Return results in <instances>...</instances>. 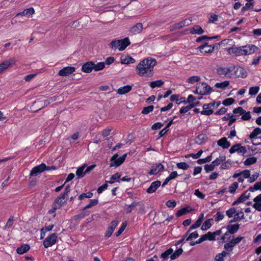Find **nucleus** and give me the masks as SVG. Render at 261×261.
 Returning a JSON list of instances; mask_svg holds the SVG:
<instances>
[{
	"label": "nucleus",
	"instance_id": "1",
	"mask_svg": "<svg viewBox=\"0 0 261 261\" xmlns=\"http://www.w3.org/2000/svg\"><path fill=\"white\" fill-rule=\"evenodd\" d=\"M156 64L155 59L151 58H145L137 65L136 73L141 76L151 77L153 75V68Z\"/></svg>",
	"mask_w": 261,
	"mask_h": 261
},
{
	"label": "nucleus",
	"instance_id": "2",
	"mask_svg": "<svg viewBox=\"0 0 261 261\" xmlns=\"http://www.w3.org/2000/svg\"><path fill=\"white\" fill-rule=\"evenodd\" d=\"M130 44L128 38L126 37L121 40H113L110 43V46L112 49H118L119 51L124 50Z\"/></svg>",
	"mask_w": 261,
	"mask_h": 261
},
{
	"label": "nucleus",
	"instance_id": "3",
	"mask_svg": "<svg viewBox=\"0 0 261 261\" xmlns=\"http://www.w3.org/2000/svg\"><path fill=\"white\" fill-rule=\"evenodd\" d=\"M233 65H231L226 67H220L217 68V72L221 76L228 78L233 77Z\"/></svg>",
	"mask_w": 261,
	"mask_h": 261
},
{
	"label": "nucleus",
	"instance_id": "4",
	"mask_svg": "<svg viewBox=\"0 0 261 261\" xmlns=\"http://www.w3.org/2000/svg\"><path fill=\"white\" fill-rule=\"evenodd\" d=\"M240 225L239 224H236L233 225H228L227 226V231L222 237L221 239L223 242L226 241L227 240L230 238V234L236 233L239 229Z\"/></svg>",
	"mask_w": 261,
	"mask_h": 261
},
{
	"label": "nucleus",
	"instance_id": "5",
	"mask_svg": "<svg viewBox=\"0 0 261 261\" xmlns=\"http://www.w3.org/2000/svg\"><path fill=\"white\" fill-rule=\"evenodd\" d=\"M45 170H50V168L46 166L45 164L42 163L40 165L33 168L31 171L30 175L31 176H35Z\"/></svg>",
	"mask_w": 261,
	"mask_h": 261
},
{
	"label": "nucleus",
	"instance_id": "6",
	"mask_svg": "<svg viewBox=\"0 0 261 261\" xmlns=\"http://www.w3.org/2000/svg\"><path fill=\"white\" fill-rule=\"evenodd\" d=\"M247 72L244 68L241 66L233 65V77L245 78Z\"/></svg>",
	"mask_w": 261,
	"mask_h": 261
},
{
	"label": "nucleus",
	"instance_id": "7",
	"mask_svg": "<svg viewBox=\"0 0 261 261\" xmlns=\"http://www.w3.org/2000/svg\"><path fill=\"white\" fill-rule=\"evenodd\" d=\"M57 240V235L55 233L47 236L43 241V245L45 248H48L54 245Z\"/></svg>",
	"mask_w": 261,
	"mask_h": 261
},
{
	"label": "nucleus",
	"instance_id": "8",
	"mask_svg": "<svg viewBox=\"0 0 261 261\" xmlns=\"http://www.w3.org/2000/svg\"><path fill=\"white\" fill-rule=\"evenodd\" d=\"M164 169V166L161 163H156L153 164L151 167L150 170L148 172L149 175H156L159 173L163 171Z\"/></svg>",
	"mask_w": 261,
	"mask_h": 261
},
{
	"label": "nucleus",
	"instance_id": "9",
	"mask_svg": "<svg viewBox=\"0 0 261 261\" xmlns=\"http://www.w3.org/2000/svg\"><path fill=\"white\" fill-rule=\"evenodd\" d=\"M198 87L200 89L201 96L207 95L212 92V89L210 86L208 85L205 83H202L198 84ZM202 96H200L198 98V99H201Z\"/></svg>",
	"mask_w": 261,
	"mask_h": 261
},
{
	"label": "nucleus",
	"instance_id": "10",
	"mask_svg": "<svg viewBox=\"0 0 261 261\" xmlns=\"http://www.w3.org/2000/svg\"><path fill=\"white\" fill-rule=\"evenodd\" d=\"M191 22V20L186 19L184 20H182L178 23H176L173 25L171 26L170 27V30L171 31H173L175 30L180 29L184 27L190 25Z\"/></svg>",
	"mask_w": 261,
	"mask_h": 261
},
{
	"label": "nucleus",
	"instance_id": "11",
	"mask_svg": "<svg viewBox=\"0 0 261 261\" xmlns=\"http://www.w3.org/2000/svg\"><path fill=\"white\" fill-rule=\"evenodd\" d=\"M257 47L254 45H249L242 46L243 55H249L255 53Z\"/></svg>",
	"mask_w": 261,
	"mask_h": 261
},
{
	"label": "nucleus",
	"instance_id": "12",
	"mask_svg": "<svg viewBox=\"0 0 261 261\" xmlns=\"http://www.w3.org/2000/svg\"><path fill=\"white\" fill-rule=\"evenodd\" d=\"M143 30V24L141 22H138L133 25L129 30V33L131 35H134L139 34Z\"/></svg>",
	"mask_w": 261,
	"mask_h": 261
},
{
	"label": "nucleus",
	"instance_id": "13",
	"mask_svg": "<svg viewBox=\"0 0 261 261\" xmlns=\"http://www.w3.org/2000/svg\"><path fill=\"white\" fill-rule=\"evenodd\" d=\"M16 60L14 58L4 61L0 64V73L8 68L11 65L14 64Z\"/></svg>",
	"mask_w": 261,
	"mask_h": 261
},
{
	"label": "nucleus",
	"instance_id": "14",
	"mask_svg": "<svg viewBox=\"0 0 261 261\" xmlns=\"http://www.w3.org/2000/svg\"><path fill=\"white\" fill-rule=\"evenodd\" d=\"M75 70V69L74 67H65L59 70L58 74L62 76H67L74 72Z\"/></svg>",
	"mask_w": 261,
	"mask_h": 261
},
{
	"label": "nucleus",
	"instance_id": "15",
	"mask_svg": "<svg viewBox=\"0 0 261 261\" xmlns=\"http://www.w3.org/2000/svg\"><path fill=\"white\" fill-rule=\"evenodd\" d=\"M202 108L203 111L201 112V114L206 116H209L213 114L214 112L213 110L215 109L213 108L212 102L207 104H204Z\"/></svg>",
	"mask_w": 261,
	"mask_h": 261
},
{
	"label": "nucleus",
	"instance_id": "16",
	"mask_svg": "<svg viewBox=\"0 0 261 261\" xmlns=\"http://www.w3.org/2000/svg\"><path fill=\"white\" fill-rule=\"evenodd\" d=\"M111 161L112 163L110 165V167H118L120 166L123 163V161L121 160V159L119 157L117 154H114L111 158Z\"/></svg>",
	"mask_w": 261,
	"mask_h": 261
},
{
	"label": "nucleus",
	"instance_id": "17",
	"mask_svg": "<svg viewBox=\"0 0 261 261\" xmlns=\"http://www.w3.org/2000/svg\"><path fill=\"white\" fill-rule=\"evenodd\" d=\"M261 134V129L259 127H256L253 129L252 132L249 135V138L252 140V143L254 145H257L260 143H254V141H256L257 136Z\"/></svg>",
	"mask_w": 261,
	"mask_h": 261
},
{
	"label": "nucleus",
	"instance_id": "18",
	"mask_svg": "<svg viewBox=\"0 0 261 261\" xmlns=\"http://www.w3.org/2000/svg\"><path fill=\"white\" fill-rule=\"evenodd\" d=\"M199 49L201 53H210L214 50L215 46L209 45L207 43H205L204 44L200 45Z\"/></svg>",
	"mask_w": 261,
	"mask_h": 261
},
{
	"label": "nucleus",
	"instance_id": "19",
	"mask_svg": "<svg viewBox=\"0 0 261 261\" xmlns=\"http://www.w3.org/2000/svg\"><path fill=\"white\" fill-rule=\"evenodd\" d=\"M227 51L229 55L233 54L237 56L243 55L242 46H233L231 47H229L227 49Z\"/></svg>",
	"mask_w": 261,
	"mask_h": 261
},
{
	"label": "nucleus",
	"instance_id": "20",
	"mask_svg": "<svg viewBox=\"0 0 261 261\" xmlns=\"http://www.w3.org/2000/svg\"><path fill=\"white\" fill-rule=\"evenodd\" d=\"M118 224V222L117 221H112L108 228L107 230V232L106 234V237L109 238L113 232L115 228L116 227Z\"/></svg>",
	"mask_w": 261,
	"mask_h": 261
},
{
	"label": "nucleus",
	"instance_id": "21",
	"mask_svg": "<svg viewBox=\"0 0 261 261\" xmlns=\"http://www.w3.org/2000/svg\"><path fill=\"white\" fill-rule=\"evenodd\" d=\"M250 196V193H249L247 191H245L239 197L237 200L233 202L232 205H236L238 203L245 201L249 198Z\"/></svg>",
	"mask_w": 261,
	"mask_h": 261
},
{
	"label": "nucleus",
	"instance_id": "22",
	"mask_svg": "<svg viewBox=\"0 0 261 261\" xmlns=\"http://www.w3.org/2000/svg\"><path fill=\"white\" fill-rule=\"evenodd\" d=\"M161 185V182L159 180L152 182L150 187L147 189V192L149 194L153 193L157 190Z\"/></svg>",
	"mask_w": 261,
	"mask_h": 261
},
{
	"label": "nucleus",
	"instance_id": "23",
	"mask_svg": "<svg viewBox=\"0 0 261 261\" xmlns=\"http://www.w3.org/2000/svg\"><path fill=\"white\" fill-rule=\"evenodd\" d=\"M94 69V63L93 62H88L84 64L82 67L83 71L86 73H89Z\"/></svg>",
	"mask_w": 261,
	"mask_h": 261
},
{
	"label": "nucleus",
	"instance_id": "24",
	"mask_svg": "<svg viewBox=\"0 0 261 261\" xmlns=\"http://www.w3.org/2000/svg\"><path fill=\"white\" fill-rule=\"evenodd\" d=\"M218 145L221 146L223 148H228L230 146V143L227 140V139L225 137L222 138L219 140L217 142Z\"/></svg>",
	"mask_w": 261,
	"mask_h": 261
},
{
	"label": "nucleus",
	"instance_id": "25",
	"mask_svg": "<svg viewBox=\"0 0 261 261\" xmlns=\"http://www.w3.org/2000/svg\"><path fill=\"white\" fill-rule=\"evenodd\" d=\"M253 201L255 202L253 205V207L258 211H261V194L255 197Z\"/></svg>",
	"mask_w": 261,
	"mask_h": 261
},
{
	"label": "nucleus",
	"instance_id": "26",
	"mask_svg": "<svg viewBox=\"0 0 261 261\" xmlns=\"http://www.w3.org/2000/svg\"><path fill=\"white\" fill-rule=\"evenodd\" d=\"M135 62V59L129 56H124L121 58V63L122 64H129Z\"/></svg>",
	"mask_w": 261,
	"mask_h": 261
},
{
	"label": "nucleus",
	"instance_id": "27",
	"mask_svg": "<svg viewBox=\"0 0 261 261\" xmlns=\"http://www.w3.org/2000/svg\"><path fill=\"white\" fill-rule=\"evenodd\" d=\"M67 199V197L63 195L62 194L56 199L55 202L58 205V208H60L66 202Z\"/></svg>",
	"mask_w": 261,
	"mask_h": 261
},
{
	"label": "nucleus",
	"instance_id": "28",
	"mask_svg": "<svg viewBox=\"0 0 261 261\" xmlns=\"http://www.w3.org/2000/svg\"><path fill=\"white\" fill-rule=\"evenodd\" d=\"M132 89V86L130 85H126L123 87H121L117 90V93L120 95L125 94L130 91Z\"/></svg>",
	"mask_w": 261,
	"mask_h": 261
},
{
	"label": "nucleus",
	"instance_id": "29",
	"mask_svg": "<svg viewBox=\"0 0 261 261\" xmlns=\"http://www.w3.org/2000/svg\"><path fill=\"white\" fill-rule=\"evenodd\" d=\"M35 13V10L33 8L30 7L29 8L24 9L23 11L18 13L16 16H30Z\"/></svg>",
	"mask_w": 261,
	"mask_h": 261
},
{
	"label": "nucleus",
	"instance_id": "30",
	"mask_svg": "<svg viewBox=\"0 0 261 261\" xmlns=\"http://www.w3.org/2000/svg\"><path fill=\"white\" fill-rule=\"evenodd\" d=\"M244 218V215L242 211H240L235 214L233 218L230 221V223H233L240 221Z\"/></svg>",
	"mask_w": 261,
	"mask_h": 261
},
{
	"label": "nucleus",
	"instance_id": "31",
	"mask_svg": "<svg viewBox=\"0 0 261 261\" xmlns=\"http://www.w3.org/2000/svg\"><path fill=\"white\" fill-rule=\"evenodd\" d=\"M198 103H199V101H196L195 103H193L190 104L189 106L182 107L179 110L180 113L183 114V113H187L189 110L192 109L193 108L195 107Z\"/></svg>",
	"mask_w": 261,
	"mask_h": 261
},
{
	"label": "nucleus",
	"instance_id": "32",
	"mask_svg": "<svg viewBox=\"0 0 261 261\" xmlns=\"http://www.w3.org/2000/svg\"><path fill=\"white\" fill-rule=\"evenodd\" d=\"M30 248V246L28 244H24L16 249V252L19 254H22L28 251Z\"/></svg>",
	"mask_w": 261,
	"mask_h": 261
},
{
	"label": "nucleus",
	"instance_id": "33",
	"mask_svg": "<svg viewBox=\"0 0 261 261\" xmlns=\"http://www.w3.org/2000/svg\"><path fill=\"white\" fill-rule=\"evenodd\" d=\"M204 32L203 30L198 25H195L190 31V33L192 34H201Z\"/></svg>",
	"mask_w": 261,
	"mask_h": 261
},
{
	"label": "nucleus",
	"instance_id": "34",
	"mask_svg": "<svg viewBox=\"0 0 261 261\" xmlns=\"http://www.w3.org/2000/svg\"><path fill=\"white\" fill-rule=\"evenodd\" d=\"M164 84V81L161 80L152 81L149 83V86L152 89L156 87H160L163 85Z\"/></svg>",
	"mask_w": 261,
	"mask_h": 261
},
{
	"label": "nucleus",
	"instance_id": "35",
	"mask_svg": "<svg viewBox=\"0 0 261 261\" xmlns=\"http://www.w3.org/2000/svg\"><path fill=\"white\" fill-rule=\"evenodd\" d=\"M86 167L85 165H84L79 168H78L76 171V175L79 178L83 177L86 174L85 170H84Z\"/></svg>",
	"mask_w": 261,
	"mask_h": 261
},
{
	"label": "nucleus",
	"instance_id": "36",
	"mask_svg": "<svg viewBox=\"0 0 261 261\" xmlns=\"http://www.w3.org/2000/svg\"><path fill=\"white\" fill-rule=\"evenodd\" d=\"M183 250L181 248L177 249L174 252H173L170 256V259L172 260L176 259L181 254Z\"/></svg>",
	"mask_w": 261,
	"mask_h": 261
},
{
	"label": "nucleus",
	"instance_id": "37",
	"mask_svg": "<svg viewBox=\"0 0 261 261\" xmlns=\"http://www.w3.org/2000/svg\"><path fill=\"white\" fill-rule=\"evenodd\" d=\"M229 85V82L228 81H225L221 83H217L215 84V87L218 89H224Z\"/></svg>",
	"mask_w": 261,
	"mask_h": 261
},
{
	"label": "nucleus",
	"instance_id": "38",
	"mask_svg": "<svg viewBox=\"0 0 261 261\" xmlns=\"http://www.w3.org/2000/svg\"><path fill=\"white\" fill-rule=\"evenodd\" d=\"M226 156L224 155L220 156L219 158H217L216 160L213 161V164L215 165V166H218L222 164L223 162L225 161Z\"/></svg>",
	"mask_w": 261,
	"mask_h": 261
},
{
	"label": "nucleus",
	"instance_id": "39",
	"mask_svg": "<svg viewBox=\"0 0 261 261\" xmlns=\"http://www.w3.org/2000/svg\"><path fill=\"white\" fill-rule=\"evenodd\" d=\"M257 161V159L255 157H250L247 158L244 162L245 165L248 166L255 164Z\"/></svg>",
	"mask_w": 261,
	"mask_h": 261
},
{
	"label": "nucleus",
	"instance_id": "40",
	"mask_svg": "<svg viewBox=\"0 0 261 261\" xmlns=\"http://www.w3.org/2000/svg\"><path fill=\"white\" fill-rule=\"evenodd\" d=\"M213 220L212 219L206 220L202 224L201 229L203 230H206L211 227L212 224L211 221Z\"/></svg>",
	"mask_w": 261,
	"mask_h": 261
},
{
	"label": "nucleus",
	"instance_id": "41",
	"mask_svg": "<svg viewBox=\"0 0 261 261\" xmlns=\"http://www.w3.org/2000/svg\"><path fill=\"white\" fill-rule=\"evenodd\" d=\"M105 67V63L103 62H99L97 64L94 63V70L95 71H99L103 69Z\"/></svg>",
	"mask_w": 261,
	"mask_h": 261
},
{
	"label": "nucleus",
	"instance_id": "42",
	"mask_svg": "<svg viewBox=\"0 0 261 261\" xmlns=\"http://www.w3.org/2000/svg\"><path fill=\"white\" fill-rule=\"evenodd\" d=\"M188 208H189V207H184V208H182L181 210H179L176 213V216L177 217H180L186 214L187 213L190 212V210H188Z\"/></svg>",
	"mask_w": 261,
	"mask_h": 261
},
{
	"label": "nucleus",
	"instance_id": "43",
	"mask_svg": "<svg viewBox=\"0 0 261 261\" xmlns=\"http://www.w3.org/2000/svg\"><path fill=\"white\" fill-rule=\"evenodd\" d=\"M259 90L258 86L252 87L249 89V94L251 96L255 95L258 92Z\"/></svg>",
	"mask_w": 261,
	"mask_h": 261
},
{
	"label": "nucleus",
	"instance_id": "44",
	"mask_svg": "<svg viewBox=\"0 0 261 261\" xmlns=\"http://www.w3.org/2000/svg\"><path fill=\"white\" fill-rule=\"evenodd\" d=\"M212 155H208L204 159H201L197 160V163L198 164H202L207 162H210L212 161Z\"/></svg>",
	"mask_w": 261,
	"mask_h": 261
},
{
	"label": "nucleus",
	"instance_id": "45",
	"mask_svg": "<svg viewBox=\"0 0 261 261\" xmlns=\"http://www.w3.org/2000/svg\"><path fill=\"white\" fill-rule=\"evenodd\" d=\"M173 252V250L172 248H169L161 254V257L165 259H167L169 255H171Z\"/></svg>",
	"mask_w": 261,
	"mask_h": 261
},
{
	"label": "nucleus",
	"instance_id": "46",
	"mask_svg": "<svg viewBox=\"0 0 261 261\" xmlns=\"http://www.w3.org/2000/svg\"><path fill=\"white\" fill-rule=\"evenodd\" d=\"M97 203H98L97 199H91L90 203L85 206V207L84 208V210H86V209L91 208L92 206L97 205Z\"/></svg>",
	"mask_w": 261,
	"mask_h": 261
},
{
	"label": "nucleus",
	"instance_id": "47",
	"mask_svg": "<svg viewBox=\"0 0 261 261\" xmlns=\"http://www.w3.org/2000/svg\"><path fill=\"white\" fill-rule=\"evenodd\" d=\"M200 78L199 76L195 75L190 77L188 79V82L190 84H194L198 82L200 80Z\"/></svg>",
	"mask_w": 261,
	"mask_h": 261
},
{
	"label": "nucleus",
	"instance_id": "48",
	"mask_svg": "<svg viewBox=\"0 0 261 261\" xmlns=\"http://www.w3.org/2000/svg\"><path fill=\"white\" fill-rule=\"evenodd\" d=\"M236 213V208L232 207L226 211V215L228 217V218H232Z\"/></svg>",
	"mask_w": 261,
	"mask_h": 261
},
{
	"label": "nucleus",
	"instance_id": "49",
	"mask_svg": "<svg viewBox=\"0 0 261 261\" xmlns=\"http://www.w3.org/2000/svg\"><path fill=\"white\" fill-rule=\"evenodd\" d=\"M178 168L183 170H186L189 168V165L185 162H180L176 164Z\"/></svg>",
	"mask_w": 261,
	"mask_h": 261
},
{
	"label": "nucleus",
	"instance_id": "50",
	"mask_svg": "<svg viewBox=\"0 0 261 261\" xmlns=\"http://www.w3.org/2000/svg\"><path fill=\"white\" fill-rule=\"evenodd\" d=\"M199 234L197 231H195L192 233H189L188 237L186 238V241H190L193 239H196L198 237Z\"/></svg>",
	"mask_w": 261,
	"mask_h": 261
},
{
	"label": "nucleus",
	"instance_id": "51",
	"mask_svg": "<svg viewBox=\"0 0 261 261\" xmlns=\"http://www.w3.org/2000/svg\"><path fill=\"white\" fill-rule=\"evenodd\" d=\"M238 187V183L234 182L228 188V191L231 194H233Z\"/></svg>",
	"mask_w": 261,
	"mask_h": 261
},
{
	"label": "nucleus",
	"instance_id": "52",
	"mask_svg": "<svg viewBox=\"0 0 261 261\" xmlns=\"http://www.w3.org/2000/svg\"><path fill=\"white\" fill-rule=\"evenodd\" d=\"M224 217V215L219 212H217L216 214L214 216L215 220L216 222H217L223 219Z\"/></svg>",
	"mask_w": 261,
	"mask_h": 261
},
{
	"label": "nucleus",
	"instance_id": "53",
	"mask_svg": "<svg viewBox=\"0 0 261 261\" xmlns=\"http://www.w3.org/2000/svg\"><path fill=\"white\" fill-rule=\"evenodd\" d=\"M215 165L213 164L212 162L211 164H206L204 165V170H205V172L207 173L213 171L215 169Z\"/></svg>",
	"mask_w": 261,
	"mask_h": 261
},
{
	"label": "nucleus",
	"instance_id": "54",
	"mask_svg": "<svg viewBox=\"0 0 261 261\" xmlns=\"http://www.w3.org/2000/svg\"><path fill=\"white\" fill-rule=\"evenodd\" d=\"M203 238H205L204 239V241L206 240L209 241H214V238L213 235L212 234V232H208L206 234H205L202 236Z\"/></svg>",
	"mask_w": 261,
	"mask_h": 261
},
{
	"label": "nucleus",
	"instance_id": "55",
	"mask_svg": "<svg viewBox=\"0 0 261 261\" xmlns=\"http://www.w3.org/2000/svg\"><path fill=\"white\" fill-rule=\"evenodd\" d=\"M154 107L153 106H149L144 108L142 111V113L145 115L148 114L152 112L153 110Z\"/></svg>",
	"mask_w": 261,
	"mask_h": 261
},
{
	"label": "nucleus",
	"instance_id": "56",
	"mask_svg": "<svg viewBox=\"0 0 261 261\" xmlns=\"http://www.w3.org/2000/svg\"><path fill=\"white\" fill-rule=\"evenodd\" d=\"M234 102V99L232 98H228L225 99L223 101L222 104L225 106H228L232 103H233Z\"/></svg>",
	"mask_w": 261,
	"mask_h": 261
},
{
	"label": "nucleus",
	"instance_id": "57",
	"mask_svg": "<svg viewBox=\"0 0 261 261\" xmlns=\"http://www.w3.org/2000/svg\"><path fill=\"white\" fill-rule=\"evenodd\" d=\"M137 204L138 203L137 202H134L129 205H127L125 208L127 213H131L132 208L136 206Z\"/></svg>",
	"mask_w": 261,
	"mask_h": 261
},
{
	"label": "nucleus",
	"instance_id": "58",
	"mask_svg": "<svg viewBox=\"0 0 261 261\" xmlns=\"http://www.w3.org/2000/svg\"><path fill=\"white\" fill-rule=\"evenodd\" d=\"M178 95H172L170 97V100L172 101H176V103L177 104H180L181 102H184L185 101H179V99L178 98Z\"/></svg>",
	"mask_w": 261,
	"mask_h": 261
},
{
	"label": "nucleus",
	"instance_id": "59",
	"mask_svg": "<svg viewBox=\"0 0 261 261\" xmlns=\"http://www.w3.org/2000/svg\"><path fill=\"white\" fill-rule=\"evenodd\" d=\"M242 119H243V120H249V119H251V115H250V112H246L245 110V113H243L242 115Z\"/></svg>",
	"mask_w": 261,
	"mask_h": 261
},
{
	"label": "nucleus",
	"instance_id": "60",
	"mask_svg": "<svg viewBox=\"0 0 261 261\" xmlns=\"http://www.w3.org/2000/svg\"><path fill=\"white\" fill-rule=\"evenodd\" d=\"M233 41L231 39H224L223 40L221 41L220 42H219V45L223 46L224 47H226L227 45L229 44V43H233Z\"/></svg>",
	"mask_w": 261,
	"mask_h": 261
},
{
	"label": "nucleus",
	"instance_id": "61",
	"mask_svg": "<svg viewBox=\"0 0 261 261\" xmlns=\"http://www.w3.org/2000/svg\"><path fill=\"white\" fill-rule=\"evenodd\" d=\"M126 227V224L125 223H123L121 226V227L119 228V230L117 231L116 235V236H120L123 231L124 230L125 228Z\"/></svg>",
	"mask_w": 261,
	"mask_h": 261
},
{
	"label": "nucleus",
	"instance_id": "62",
	"mask_svg": "<svg viewBox=\"0 0 261 261\" xmlns=\"http://www.w3.org/2000/svg\"><path fill=\"white\" fill-rule=\"evenodd\" d=\"M234 246L232 244H231V241L229 243L225 244L224 246V249L227 251H231L232 250Z\"/></svg>",
	"mask_w": 261,
	"mask_h": 261
},
{
	"label": "nucleus",
	"instance_id": "63",
	"mask_svg": "<svg viewBox=\"0 0 261 261\" xmlns=\"http://www.w3.org/2000/svg\"><path fill=\"white\" fill-rule=\"evenodd\" d=\"M201 223L200 222L196 220V221L190 226L189 229V231H192L194 229L198 228L201 225Z\"/></svg>",
	"mask_w": 261,
	"mask_h": 261
},
{
	"label": "nucleus",
	"instance_id": "64",
	"mask_svg": "<svg viewBox=\"0 0 261 261\" xmlns=\"http://www.w3.org/2000/svg\"><path fill=\"white\" fill-rule=\"evenodd\" d=\"M166 205L168 207H175L176 205V203L174 200H168L166 203Z\"/></svg>",
	"mask_w": 261,
	"mask_h": 261
}]
</instances>
